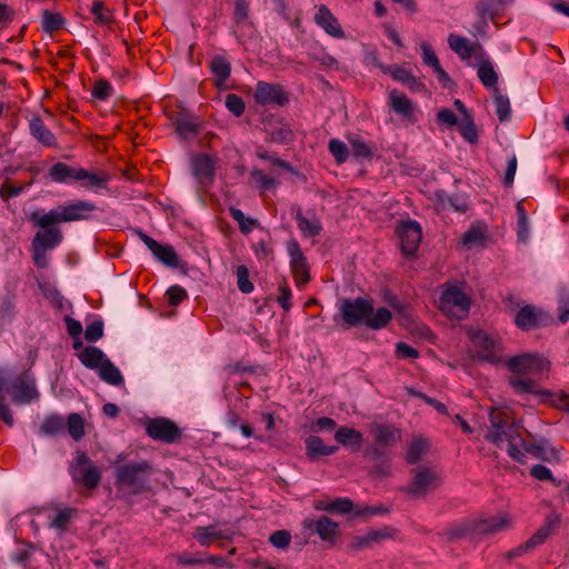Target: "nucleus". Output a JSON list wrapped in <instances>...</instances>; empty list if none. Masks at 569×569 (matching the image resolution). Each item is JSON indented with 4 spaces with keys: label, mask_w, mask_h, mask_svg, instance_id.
I'll list each match as a JSON object with an SVG mask.
<instances>
[{
    "label": "nucleus",
    "mask_w": 569,
    "mask_h": 569,
    "mask_svg": "<svg viewBox=\"0 0 569 569\" xmlns=\"http://www.w3.org/2000/svg\"><path fill=\"white\" fill-rule=\"evenodd\" d=\"M506 366L512 376L509 377V385L517 395H550L543 390L539 381L547 378L550 371V361L537 353H522L508 359Z\"/></svg>",
    "instance_id": "f257e3e1"
},
{
    "label": "nucleus",
    "mask_w": 569,
    "mask_h": 569,
    "mask_svg": "<svg viewBox=\"0 0 569 569\" xmlns=\"http://www.w3.org/2000/svg\"><path fill=\"white\" fill-rule=\"evenodd\" d=\"M339 310L348 327L365 325L369 329L380 330L392 320L388 308L380 307L375 311L372 301L362 297L342 300Z\"/></svg>",
    "instance_id": "f03ea898"
},
{
    "label": "nucleus",
    "mask_w": 569,
    "mask_h": 569,
    "mask_svg": "<svg viewBox=\"0 0 569 569\" xmlns=\"http://www.w3.org/2000/svg\"><path fill=\"white\" fill-rule=\"evenodd\" d=\"M154 468L147 460L129 461L114 468V486L119 492L138 496L151 489L150 478Z\"/></svg>",
    "instance_id": "7ed1b4c3"
},
{
    "label": "nucleus",
    "mask_w": 569,
    "mask_h": 569,
    "mask_svg": "<svg viewBox=\"0 0 569 569\" xmlns=\"http://www.w3.org/2000/svg\"><path fill=\"white\" fill-rule=\"evenodd\" d=\"M97 210L98 207L90 200H74L60 204L43 214L32 212L30 220L40 228H47L63 222L89 220Z\"/></svg>",
    "instance_id": "20e7f679"
},
{
    "label": "nucleus",
    "mask_w": 569,
    "mask_h": 569,
    "mask_svg": "<svg viewBox=\"0 0 569 569\" xmlns=\"http://www.w3.org/2000/svg\"><path fill=\"white\" fill-rule=\"evenodd\" d=\"M48 177L56 183L72 184L78 182L80 187L94 192L106 189L109 181V174L106 172H90L84 168L71 167L61 161L49 168Z\"/></svg>",
    "instance_id": "39448f33"
},
{
    "label": "nucleus",
    "mask_w": 569,
    "mask_h": 569,
    "mask_svg": "<svg viewBox=\"0 0 569 569\" xmlns=\"http://www.w3.org/2000/svg\"><path fill=\"white\" fill-rule=\"evenodd\" d=\"M492 431L487 439L499 446L505 439L508 440V453L517 462H523V452L513 442L515 435H518V427L506 410L492 409L490 411Z\"/></svg>",
    "instance_id": "423d86ee"
},
{
    "label": "nucleus",
    "mask_w": 569,
    "mask_h": 569,
    "mask_svg": "<svg viewBox=\"0 0 569 569\" xmlns=\"http://www.w3.org/2000/svg\"><path fill=\"white\" fill-rule=\"evenodd\" d=\"M69 473L76 485L88 490L98 488L102 472L84 451L77 450L69 466Z\"/></svg>",
    "instance_id": "0eeeda50"
},
{
    "label": "nucleus",
    "mask_w": 569,
    "mask_h": 569,
    "mask_svg": "<svg viewBox=\"0 0 569 569\" xmlns=\"http://www.w3.org/2000/svg\"><path fill=\"white\" fill-rule=\"evenodd\" d=\"M511 527V519L508 513L473 520L461 528H458L452 536L460 538L470 536L471 538L496 535Z\"/></svg>",
    "instance_id": "6e6552de"
},
{
    "label": "nucleus",
    "mask_w": 569,
    "mask_h": 569,
    "mask_svg": "<svg viewBox=\"0 0 569 569\" xmlns=\"http://www.w3.org/2000/svg\"><path fill=\"white\" fill-rule=\"evenodd\" d=\"M470 298L456 286L447 283L439 299V308L450 318L465 319L470 310Z\"/></svg>",
    "instance_id": "1a4fd4ad"
},
{
    "label": "nucleus",
    "mask_w": 569,
    "mask_h": 569,
    "mask_svg": "<svg viewBox=\"0 0 569 569\" xmlns=\"http://www.w3.org/2000/svg\"><path fill=\"white\" fill-rule=\"evenodd\" d=\"M461 118L458 119L451 109H440L438 112V119L448 126H457L458 132L469 143L475 144L478 142V128L473 121L472 116L468 112V109H459Z\"/></svg>",
    "instance_id": "9d476101"
},
{
    "label": "nucleus",
    "mask_w": 569,
    "mask_h": 569,
    "mask_svg": "<svg viewBox=\"0 0 569 569\" xmlns=\"http://www.w3.org/2000/svg\"><path fill=\"white\" fill-rule=\"evenodd\" d=\"M217 159L208 153H198L192 158V174L198 183V191L207 192L216 178Z\"/></svg>",
    "instance_id": "9b49d317"
},
{
    "label": "nucleus",
    "mask_w": 569,
    "mask_h": 569,
    "mask_svg": "<svg viewBox=\"0 0 569 569\" xmlns=\"http://www.w3.org/2000/svg\"><path fill=\"white\" fill-rule=\"evenodd\" d=\"M147 435L160 442L174 443L181 439L182 432L176 422L168 418H152L146 422Z\"/></svg>",
    "instance_id": "f8f14e48"
},
{
    "label": "nucleus",
    "mask_w": 569,
    "mask_h": 569,
    "mask_svg": "<svg viewBox=\"0 0 569 569\" xmlns=\"http://www.w3.org/2000/svg\"><path fill=\"white\" fill-rule=\"evenodd\" d=\"M254 102L259 106L273 104L283 107L290 101V93L280 83L258 81L254 90Z\"/></svg>",
    "instance_id": "ddd939ff"
},
{
    "label": "nucleus",
    "mask_w": 569,
    "mask_h": 569,
    "mask_svg": "<svg viewBox=\"0 0 569 569\" xmlns=\"http://www.w3.org/2000/svg\"><path fill=\"white\" fill-rule=\"evenodd\" d=\"M290 256V269L297 288L302 289L310 281V267L299 242L295 239L287 244Z\"/></svg>",
    "instance_id": "4468645a"
},
{
    "label": "nucleus",
    "mask_w": 569,
    "mask_h": 569,
    "mask_svg": "<svg viewBox=\"0 0 569 569\" xmlns=\"http://www.w3.org/2000/svg\"><path fill=\"white\" fill-rule=\"evenodd\" d=\"M470 340L477 358L490 363H499L501 361V346L487 332L482 330L475 331L470 335Z\"/></svg>",
    "instance_id": "2eb2a0df"
},
{
    "label": "nucleus",
    "mask_w": 569,
    "mask_h": 569,
    "mask_svg": "<svg viewBox=\"0 0 569 569\" xmlns=\"http://www.w3.org/2000/svg\"><path fill=\"white\" fill-rule=\"evenodd\" d=\"M163 112L173 120L176 132L183 139L197 136L202 128L203 121L189 113L187 109H181L180 111L163 109Z\"/></svg>",
    "instance_id": "dca6fc26"
},
{
    "label": "nucleus",
    "mask_w": 569,
    "mask_h": 569,
    "mask_svg": "<svg viewBox=\"0 0 569 569\" xmlns=\"http://www.w3.org/2000/svg\"><path fill=\"white\" fill-rule=\"evenodd\" d=\"M396 234L402 253L405 256H413L422 239L419 223L412 220L403 221L396 228Z\"/></svg>",
    "instance_id": "f3484780"
},
{
    "label": "nucleus",
    "mask_w": 569,
    "mask_h": 569,
    "mask_svg": "<svg viewBox=\"0 0 569 569\" xmlns=\"http://www.w3.org/2000/svg\"><path fill=\"white\" fill-rule=\"evenodd\" d=\"M441 483L440 476L431 468H420L405 492L413 497H425L428 491L437 489Z\"/></svg>",
    "instance_id": "a211bd4d"
},
{
    "label": "nucleus",
    "mask_w": 569,
    "mask_h": 569,
    "mask_svg": "<svg viewBox=\"0 0 569 569\" xmlns=\"http://www.w3.org/2000/svg\"><path fill=\"white\" fill-rule=\"evenodd\" d=\"M302 528L309 532H316L319 538L329 543L335 545L339 536V525L327 516H321L318 519L305 518Z\"/></svg>",
    "instance_id": "6ab92c4d"
},
{
    "label": "nucleus",
    "mask_w": 569,
    "mask_h": 569,
    "mask_svg": "<svg viewBox=\"0 0 569 569\" xmlns=\"http://www.w3.org/2000/svg\"><path fill=\"white\" fill-rule=\"evenodd\" d=\"M139 238L157 260L171 268L179 266V257L172 246L162 244L142 231H139Z\"/></svg>",
    "instance_id": "aec40b11"
},
{
    "label": "nucleus",
    "mask_w": 569,
    "mask_h": 569,
    "mask_svg": "<svg viewBox=\"0 0 569 569\" xmlns=\"http://www.w3.org/2000/svg\"><path fill=\"white\" fill-rule=\"evenodd\" d=\"M12 399L17 403H29L39 398L34 380L21 375L11 382Z\"/></svg>",
    "instance_id": "412c9836"
},
{
    "label": "nucleus",
    "mask_w": 569,
    "mask_h": 569,
    "mask_svg": "<svg viewBox=\"0 0 569 569\" xmlns=\"http://www.w3.org/2000/svg\"><path fill=\"white\" fill-rule=\"evenodd\" d=\"M313 19L316 24L322 28L329 36L337 39L345 38V31L342 27L326 4H320L317 8V12Z\"/></svg>",
    "instance_id": "4be33fe9"
},
{
    "label": "nucleus",
    "mask_w": 569,
    "mask_h": 569,
    "mask_svg": "<svg viewBox=\"0 0 569 569\" xmlns=\"http://www.w3.org/2000/svg\"><path fill=\"white\" fill-rule=\"evenodd\" d=\"M375 445L383 446L388 449L392 448L401 441V429L390 423H376L372 427Z\"/></svg>",
    "instance_id": "5701e85b"
},
{
    "label": "nucleus",
    "mask_w": 569,
    "mask_h": 569,
    "mask_svg": "<svg viewBox=\"0 0 569 569\" xmlns=\"http://www.w3.org/2000/svg\"><path fill=\"white\" fill-rule=\"evenodd\" d=\"M380 69L385 74H389L393 80L402 83L412 92H419L425 89L423 82L402 67L381 64Z\"/></svg>",
    "instance_id": "b1692460"
},
{
    "label": "nucleus",
    "mask_w": 569,
    "mask_h": 569,
    "mask_svg": "<svg viewBox=\"0 0 569 569\" xmlns=\"http://www.w3.org/2000/svg\"><path fill=\"white\" fill-rule=\"evenodd\" d=\"M515 323L523 331L533 330L545 325L543 312L532 306H525L516 313Z\"/></svg>",
    "instance_id": "393cba45"
},
{
    "label": "nucleus",
    "mask_w": 569,
    "mask_h": 569,
    "mask_svg": "<svg viewBox=\"0 0 569 569\" xmlns=\"http://www.w3.org/2000/svg\"><path fill=\"white\" fill-rule=\"evenodd\" d=\"M559 523L560 516L553 512L549 513L545 519V523L539 527L528 540H526L527 547H530L532 550L536 547L541 546L555 532Z\"/></svg>",
    "instance_id": "a878e982"
},
{
    "label": "nucleus",
    "mask_w": 569,
    "mask_h": 569,
    "mask_svg": "<svg viewBox=\"0 0 569 569\" xmlns=\"http://www.w3.org/2000/svg\"><path fill=\"white\" fill-rule=\"evenodd\" d=\"M388 448L375 445L366 450V455L369 456L375 462L372 475L378 477H388L390 475V462L387 458Z\"/></svg>",
    "instance_id": "bb28decb"
},
{
    "label": "nucleus",
    "mask_w": 569,
    "mask_h": 569,
    "mask_svg": "<svg viewBox=\"0 0 569 569\" xmlns=\"http://www.w3.org/2000/svg\"><path fill=\"white\" fill-rule=\"evenodd\" d=\"M43 229V231H38L33 237L31 241L33 247H39L49 251L62 242L63 234L59 228L51 226Z\"/></svg>",
    "instance_id": "cd10ccee"
},
{
    "label": "nucleus",
    "mask_w": 569,
    "mask_h": 569,
    "mask_svg": "<svg viewBox=\"0 0 569 569\" xmlns=\"http://www.w3.org/2000/svg\"><path fill=\"white\" fill-rule=\"evenodd\" d=\"M209 69L214 78V84L219 89H227L226 81L231 73V63L226 56L217 54L209 62Z\"/></svg>",
    "instance_id": "c85d7f7f"
},
{
    "label": "nucleus",
    "mask_w": 569,
    "mask_h": 569,
    "mask_svg": "<svg viewBox=\"0 0 569 569\" xmlns=\"http://www.w3.org/2000/svg\"><path fill=\"white\" fill-rule=\"evenodd\" d=\"M306 456L310 461H317L320 457L332 456L337 452L338 447L327 446L318 436H309L305 440Z\"/></svg>",
    "instance_id": "c756f323"
},
{
    "label": "nucleus",
    "mask_w": 569,
    "mask_h": 569,
    "mask_svg": "<svg viewBox=\"0 0 569 569\" xmlns=\"http://www.w3.org/2000/svg\"><path fill=\"white\" fill-rule=\"evenodd\" d=\"M335 440L343 446L358 450L363 442L362 433L353 428L339 427L335 433Z\"/></svg>",
    "instance_id": "7c9ffc66"
},
{
    "label": "nucleus",
    "mask_w": 569,
    "mask_h": 569,
    "mask_svg": "<svg viewBox=\"0 0 569 569\" xmlns=\"http://www.w3.org/2000/svg\"><path fill=\"white\" fill-rule=\"evenodd\" d=\"M78 359L84 367L89 369H100L104 361L108 360L103 351L93 346L83 348L78 353Z\"/></svg>",
    "instance_id": "2f4dec72"
},
{
    "label": "nucleus",
    "mask_w": 569,
    "mask_h": 569,
    "mask_svg": "<svg viewBox=\"0 0 569 569\" xmlns=\"http://www.w3.org/2000/svg\"><path fill=\"white\" fill-rule=\"evenodd\" d=\"M448 44L462 60L470 59L476 51V47L479 46L478 43L472 44L467 38L455 33L449 34Z\"/></svg>",
    "instance_id": "473e14b6"
},
{
    "label": "nucleus",
    "mask_w": 569,
    "mask_h": 569,
    "mask_svg": "<svg viewBox=\"0 0 569 569\" xmlns=\"http://www.w3.org/2000/svg\"><path fill=\"white\" fill-rule=\"evenodd\" d=\"M295 219H296L299 230L301 231L302 236L306 238L317 237L322 231V223H321L320 219L317 217H313L311 219L305 217L302 214L300 208L297 210Z\"/></svg>",
    "instance_id": "72a5a7b5"
},
{
    "label": "nucleus",
    "mask_w": 569,
    "mask_h": 569,
    "mask_svg": "<svg viewBox=\"0 0 569 569\" xmlns=\"http://www.w3.org/2000/svg\"><path fill=\"white\" fill-rule=\"evenodd\" d=\"M437 206L441 210H452L465 213L468 210V202L460 196H449L445 192L437 193Z\"/></svg>",
    "instance_id": "f704fd0d"
},
{
    "label": "nucleus",
    "mask_w": 569,
    "mask_h": 569,
    "mask_svg": "<svg viewBox=\"0 0 569 569\" xmlns=\"http://www.w3.org/2000/svg\"><path fill=\"white\" fill-rule=\"evenodd\" d=\"M31 134L46 147H56L57 140L54 134L44 126L43 121L39 118H33L30 121Z\"/></svg>",
    "instance_id": "c9c22d12"
},
{
    "label": "nucleus",
    "mask_w": 569,
    "mask_h": 569,
    "mask_svg": "<svg viewBox=\"0 0 569 569\" xmlns=\"http://www.w3.org/2000/svg\"><path fill=\"white\" fill-rule=\"evenodd\" d=\"M429 449V442L422 437L415 438L409 447L406 455V461L409 465H417L423 455L427 453Z\"/></svg>",
    "instance_id": "e433bc0d"
},
{
    "label": "nucleus",
    "mask_w": 569,
    "mask_h": 569,
    "mask_svg": "<svg viewBox=\"0 0 569 569\" xmlns=\"http://www.w3.org/2000/svg\"><path fill=\"white\" fill-rule=\"evenodd\" d=\"M477 74L481 83L488 89L495 88L498 83V74L488 59L479 63Z\"/></svg>",
    "instance_id": "4c0bfd02"
},
{
    "label": "nucleus",
    "mask_w": 569,
    "mask_h": 569,
    "mask_svg": "<svg viewBox=\"0 0 569 569\" xmlns=\"http://www.w3.org/2000/svg\"><path fill=\"white\" fill-rule=\"evenodd\" d=\"M229 213L231 218L238 223L239 230L242 234H249L254 228L260 227L257 219L247 218L244 213L236 207H230Z\"/></svg>",
    "instance_id": "58836bf2"
},
{
    "label": "nucleus",
    "mask_w": 569,
    "mask_h": 569,
    "mask_svg": "<svg viewBox=\"0 0 569 569\" xmlns=\"http://www.w3.org/2000/svg\"><path fill=\"white\" fill-rule=\"evenodd\" d=\"M486 240V229L480 223H473L462 236V243L467 247L482 246Z\"/></svg>",
    "instance_id": "ea45409f"
},
{
    "label": "nucleus",
    "mask_w": 569,
    "mask_h": 569,
    "mask_svg": "<svg viewBox=\"0 0 569 569\" xmlns=\"http://www.w3.org/2000/svg\"><path fill=\"white\" fill-rule=\"evenodd\" d=\"M99 376L103 381L112 386H120L124 381L120 370L109 359L99 369Z\"/></svg>",
    "instance_id": "a19ab883"
},
{
    "label": "nucleus",
    "mask_w": 569,
    "mask_h": 569,
    "mask_svg": "<svg viewBox=\"0 0 569 569\" xmlns=\"http://www.w3.org/2000/svg\"><path fill=\"white\" fill-rule=\"evenodd\" d=\"M66 422L62 417L58 415H51L46 417L40 426V431L43 435L56 436L64 430Z\"/></svg>",
    "instance_id": "79ce46f5"
},
{
    "label": "nucleus",
    "mask_w": 569,
    "mask_h": 569,
    "mask_svg": "<svg viewBox=\"0 0 569 569\" xmlns=\"http://www.w3.org/2000/svg\"><path fill=\"white\" fill-rule=\"evenodd\" d=\"M90 11L94 16V22L97 24L109 26L114 22L112 12L106 8L102 1H94Z\"/></svg>",
    "instance_id": "37998d69"
},
{
    "label": "nucleus",
    "mask_w": 569,
    "mask_h": 569,
    "mask_svg": "<svg viewBox=\"0 0 569 569\" xmlns=\"http://www.w3.org/2000/svg\"><path fill=\"white\" fill-rule=\"evenodd\" d=\"M476 11L479 18H489L492 21H495L501 12L496 0H478Z\"/></svg>",
    "instance_id": "c03bdc74"
},
{
    "label": "nucleus",
    "mask_w": 569,
    "mask_h": 569,
    "mask_svg": "<svg viewBox=\"0 0 569 569\" xmlns=\"http://www.w3.org/2000/svg\"><path fill=\"white\" fill-rule=\"evenodd\" d=\"M64 24V19L60 13L52 12L50 10H43L42 12V29L52 33L60 30Z\"/></svg>",
    "instance_id": "a18cd8bd"
},
{
    "label": "nucleus",
    "mask_w": 569,
    "mask_h": 569,
    "mask_svg": "<svg viewBox=\"0 0 569 569\" xmlns=\"http://www.w3.org/2000/svg\"><path fill=\"white\" fill-rule=\"evenodd\" d=\"M193 538L202 546L209 547L213 540H219L222 538V533L220 531L213 530V527H198L193 533Z\"/></svg>",
    "instance_id": "49530a36"
},
{
    "label": "nucleus",
    "mask_w": 569,
    "mask_h": 569,
    "mask_svg": "<svg viewBox=\"0 0 569 569\" xmlns=\"http://www.w3.org/2000/svg\"><path fill=\"white\" fill-rule=\"evenodd\" d=\"M328 150L338 164L345 163L349 158V149L347 144L339 139H331L328 143Z\"/></svg>",
    "instance_id": "de8ad7c7"
},
{
    "label": "nucleus",
    "mask_w": 569,
    "mask_h": 569,
    "mask_svg": "<svg viewBox=\"0 0 569 569\" xmlns=\"http://www.w3.org/2000/svg\"><path fill=\"white\" fill-rule=\"evenodd\" d=\"M66 426L69 435L76 441L80 440L84 436L83 419L79 413L69 415Z\"/></svg>",
    "instance_id": "09e8293b"
},
{
    "label": "nucleus",
    "mask_w": 569,
    "mask_h": 569,
    "mask_svg": "<svg viewBox=\"0 0 569 569\" xmlns=\"http://www.w3.org/2000/svg\"><path fill=\"white\" fill-rule=\"evenodd\" d=\"M351 152L355 158L370 159L373 156V147L360 138L349 139Z\"/></svg>",
    "instance_id": "8fccbe9b"
},
{
    "label": "nucleus",
    "mask_w": 569,
    "mask_h": 569,
    "mask_svg": "<svg viewBox=\"0 0 569 569\" xmlns=\"http://www.w3.org/2000/svg\"><path fill=\"white\" fill-rule=\"evenodd\" d=\"M355 505L350 498L339 497L329 502V513L348 515L355 513Z\"/></svg>",
    "instance_id": "3c124183"
},
{
    "label": "nucleus",
    "mask_w": 569,
    "mask_h": 569,
    "mask_svg": "<svg viewBox=\"0 0 569 569\" xmlns=\"http://www.w3.org/2000/svg\"><path fill=\"white\" fill-rule=\"evenodd\" d=\"M34 180H30L27 183L20 184V186H13L9 182L7 179L0 187V197L2 200H8L11 198H16L19 194H21L24 190H27L30 186H32Z\"/></svg>",
    "instance_id": "603ef678"
},
{
    "label": "nucleus",
    "mask_w": 569,
    "mask_h": 569,
    "mask_svg": "<svg viewBox=\"0 0 569 569\" xmlns=\"http://www.w3.org/2000/svg\"><path fill=\"white\" fill-rule=\"evenodd\" d=\"M516 210H517L518 240L525 242L528 238V231H529L527 212L521 202L517 203Z\"/></svg>",
    "instance_id": "864d4df0"
},
{
    "label": "nucleus",
    "mask_w": 569,
    "mask_h": 569,
    "mask_svg": "<svg viewBox=\"0 0 569 569\" xmlns=\"http://www.w3.org/2000/svg\"><path fill=\"white\" fill-rule=\"evenodd\" d=\"M371 546L383 540L395 539L398 530L390 526H382L379 529L368 531Z\"/></svg>",
    "instance_id": "5fc2aeb1"
},
{
    "label": "nucleus",
    "mask_w": 569,
    "mask_h": 569,
    "mask_svg": "<svg viewBox=\"0 0 569 569\" xmlns=\"http://www.w3.org/2000/svg\"><path fill=\"white\" fill-rule=\"evenodd\" d=\"M237 286L242 293H251L254 289L249 278V270L246 266H238L236 270Z\"/></svg>",
    "instance_id": "6e6d98bb"
},
{
    "label": "nucleus",
    "mask_w": 569,
    "mask_h": 569,
    "mask_svg": "<svg viewBox=\"0 0 569 569\" xmlns=\"http://www.w3.org/2000/svg\"><path fill=\"white\" fill-rule=\"evenodd\" d=\"M73 513L74 510L72 508H66L59 511L52 519L50 527L59 531H66Z\"/></svg>",
    "instance_id": "4d7b16f0"
},
{
    "label": "nucleus",
    "mask_w": 569,
    "mask_h": 569,
    "mask_svg": "<svg viewBox=\"0 0 569 569\" xmlns=\"http://www.w3.org/2000/svg\"><path fill=\"white\" fill-rule=\"evenodd\" d=\"M113 92L111 83L104 79H99L93 83L91 94L98 100L104 101Z\"/></svg>",
    "instance_id": "13d9d810"
},
{
    "label": "nucleus",
    "mask_w": 569,
    "mask_h": 569,
    "mask_svg": "<svg viewBox=\"0 0 569 569\" xmlns=\"http://www.w3.org/2000/svg\"><path fill=\"white\" fill-rule=\"evenodd\" d=\"M103 337V322L97 319L87 325L84 330V338L89 342H96Z\"/></svg>",
    "instance_id": "bf43d9fd"
},
{
    "label": "nucleus",
    "mask_w": 569,
    "mask_h": 569,
    "mask_svg": "<svg viewBox=\"0 0 569 569\" xmlns=\"http://www.w3.org/2000/svg\"><path fill=\"white\" fill-rule=\"evenodd\" d=\"M521 445H522V450L520 448H519V450L521 452H523V456H526V453H529L537 459H541V460L546 459V449L542 443L522 441ZM525 462H526V457H523L522 463H525Z\"/></svg>",
    "instance_id": "052dcab7"
},
{
    "label": "nucleus",
    "mask_w": 569,
    "mask_h": 569,
    "mask_svg": "<svg viewBox=\"0 0 569 569\" xmlns=\"http://www.w3.org/2000/svg\"><path fill=\"white\" fill-rule=\"evenodd\" d=\"M269 542L279 549H286L290 546L291 533L288 530H277L269 537Z\"/></svg>",
    "instance_id": "680f3d73"
},
{
    "label": "nucleus",
    "mask_w": 569,
    "mask_h": 569,
    "mask_svg": "<svg viewBox=\"0 0 569 569\" xmlns=\"http://www.w3.org/2000/svg\"><path fill=\"white\" fill-rule=\"evenodd\" d=\"M390 509L386 506H361L357 507L353 517L382 516L388 515Z\"/></svg>",
    "instance_id": "e2e57ef3"
},
{
    "label": "nucleus",
    "mask_w": 569,
    "mask_h": 569,
    "mask_svg": "<svg viewBox=\"0 0 569 569\" xmlns=\"http://www.w3.org/2000/svg\"><path fill=\"white\" fill-rule=\"evenodd\" d=\"M166 296L168 298V302L172 307H177L180 305L184 299H187L188 293L184 288L174 284L169 287V289L166 292Z\"/></svg>",
    "instance_id": "0e129e2a"
},
{
    "label": "nucleus",
    "mask_w": 569,
    "mask_h": 569,
    "mask_svg": "<svg viewBox=\"0 0 569 569\" xmlns=\"http://www.w3.org/2000/svg\"><path fill=\"white\" fill-rule=\"evenodd\" d=\"M249 18V2L247 0H234L233 20L237 24L243 23Z\"/></svg>",
    "instance_id": "69168bd1"
},
{
    "label": "nucleus",
    "mask_w": 569,
    "mask_h": 569,
    "mask_svg": "<svg viewBox=\"0 0 569 569\" xmlns=\"http://www.w3.org/2000/svg\"><path fill=\"white\" fill-rule=\"evenodd\" d=\"M547 396L551 398L550 401L556 408L569 413V393L563 390H558Z\"/></svg>",
    "instance_id": "338daca9"
},
{
    "label": "nucleus",
    "mask_w": 569,
    "mask_h": 569,
    "mask_svg": "<svg viewBox=\"0 0 569 569\" xmlns=\"http://www.w3.org/2000/svg\"><path fill=\"white\" fill-rule=\"evenodd\" d=\"M396 357L398 359H417L419 351L406 342H398L396 345Z\"/></svg>",
    "instance_id": "774afa93"
}]
</instances>
